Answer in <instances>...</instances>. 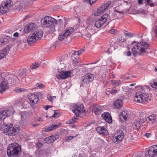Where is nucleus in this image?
<instances>
[{
	"mask_svg": "<svg viewBox=\"0 0 157 157\" xmlns=\"http://www.w3.org/2000/svg\"><path fill=\"white\" fill-rule=\"evenodd\" d=\"M133 35L132 33H125V35L126 36H130V37H132V35Z\"/></svg>",
	"mask_w": 157,
	"mask_h": 157,
	"instance_id": "864d4df0",
	"label": "nucleus"
},
{
	"mask_svg": "<svg viewBox=\"0 0 157 157\" xmlns=\"http://www.w3.org/2000/svg\"><path fill=\"white\" fill-rule=\"evenodd\" d=\"M1 90L0 92L2 93L7 89L9 87L8 83L6 81H3L0 85Z\"/></svg>",
	"mask_w": 157,
	"mask_h": 157,
	"instance_id": "4be33fe9",
	"label": "nucleus"
},
{
	"mask_svg": "<svg viewBox=\"0 0 157 157\" xmlns=\"http://www.w3.org/2000/svg\"><path fill=\"white\" fill-rule=\"evenodd\" d=\"M151 86L153 88L157 89V79L156 81L153 82V83H152Z\"/></svg>",
	"mask_w": 157,
	"mask_h": 157,
	"instance_id": "49530a36",
	"label": "nucleus"
},
{
	"mask_svg": "<svg viewBox=\"0 0 157 157\" xmlns=\"http://www.w3.org/2000/svg\"><path fill=\"white\" fill-rule=\"evenodd\" d=\"M7 150L9 157H16L21 151V147L18 144L13 143L9 145Z\"/></svg>",
	"mask_w": 157,
	"mask_h": 157,
	"instance_id": "f03ea898",
	"label": "nucleus"
},
{
	"mask_svg": "<svg viewBox=\"0 0 157 157\" xmlns=\"http://www.w3.org/2000/svg\"><path fill=\"white\" fill-rule=\"evenodd\" d=\"M71 73L70 71H62L57 78L59 79H65L70 76Z\"/></svg>",
	"mask_w": 157,
	"mask_h": 157,
	"instance_id": "dca6fc26",
	"label": "nucleus"
},
{
	"mask_svg": "<svg viewBox=\"0 0 157 157\" xmlns=\"http://www.w3.org/2000/svg\"><path fill=\"white\" fill-rule=\"evenodd\" d=\"M28 114V113L26 112H23L21 113V122H24L26 121V115Z\"/></svg>",
	"mask_w": 157,
	"mask_h": 157,
	"instance_id": "cd10ccee",
	"label": "nucleus"
},
{
	"mask_svg": "<svg viewBox=\"0 0 157 157\" xmlns=\"http://www.w3.org/2000/svg\"><path fill=\"white\" fill-rule=\"evenodd\" d=\"M39 66L40 65L39 63H35L34 64L33 63V66L31 67H32L33 69H35L39 67Z\"/></svg>",
	"mask_w": 157,
	"mask_h": 157,
	"instance_id": "79ce46f5",
	"label": "nucleus"
},
{
	"mask_svg": "<svg viewBox=\"0 0 157 157\" xmlns=\"http://www.w3.org/2000/svg\"><path fill=\"white\" fill-rule=\"evenodd\" d=\"M85 2H89L90 5L93 4L96 2L97 0H83Z\"/></svg>",
	"mask_w": 157,
	"mask_h": 157,
	"instance_id": "a18cd8bd",
	"label": "nucleus"
},
{
	"mask_svg": "<svg viewBox=\"0 0 157 157\" xmlns=\"http://www.w3.org/2000/svg\"><path fill=\"white\" fill-rule=\"evenodd\" d=\"M11 47L10 46H7L6 47L2 50H0V59L3 58L6 55L8 52Z\"/></svg>",
	"mask_w": 157,
	"mask_h": 157,
	"instance_id": "a211bd4d",
	"label": "nucleus"
},
{
	"mask_svg": "<svg viewBox=\"0 0 157 157\" xmlns=\"http://www.w3.org/2000/svg\"><path fill=\"white\" fill-rule=\"evenodd\" d=\"M56 96H52L50 94H48L47 95V98L48 100L50 101H52L53 99L54 98H56Z\"/></svg>",
	"mask_w": 157,
	"mask_h": 157,
	"instance_id": "58836bf2",
	"label": "nucleus"
},
{
	"mask_svg": "<svg viewBox=\"0 0 157 157\" xmlns=\"http://www.w3.org/2000/svg\"><path fill=\"white\" fill-rule=\"evenodd\" d=\"M154 70L155 71L157 72V67H155Z\"/></svg>",
	"mask_w": 157,
	"mask_h": 157,
	"instance_id": "774afa93",
	"label": "nucleus"
},
{
	"mask_svg": "<svg viewBox=\"0 0 157 157\" xmlns=\"http://www.w3.org/2000/svg\"><path fill=\"white\" fill-rule=\"evenodd\" d=\"M147 119L151 123L155 122L157 121V115L155 114H152L147 117Z\"/></svg>",
	"mask_w": 157,
	"mask_h": 157,
	"instance_id": "a878e982",
	"label": "nucleus"
},
{
	"mask_svg": "<svg viewBox=\"0 0 157 157\" xmlns=\"http://www.w3.org/2000/svg\"><path fill=\"white\" fill-rule=\"evenodd\" d=\"M149 47V44L146 42L142 41L137 44L133 47L132 49V53L134 56L140 55L142 53H148L147 50Z\"/></svg>",
	"mask_w": 157,
	"mask_h": 157,
	"instance_id": "f257e3e1",
	"label": "nucleus"
},
{
	"mask_svg": "<svg viewBox=\"0 0 157 157\" xmlns=\"http://www.w3.org/2000/svg\"><path fill=\"white\" fill-rule=\"evenodd\" d=\"M135 85H136V83H134L131 84L130 85L131 86H135Z\"/></svg>",
	"mask_w": 157,
	"mask_h": 157,
	"instance_id": "338daca9",
	"label": "nucleus"
},
{
	"mask_svg": "<svg viewBox=\"0 0 157 157\" xmlns=\"http://www.w3.org/2000/svg\"><path fill=\"white\" fill-rule=\"evenodd\" d=\"M21 72H22V73H23V76H25V71H24L23 70L21 71Z\"/></svg>",
	"mask_w": 157,
	"mask_h": 157,
	"instance_id": "e2e57ef3",
	"label": "nucleus"
},
{
	"mask_svg": "<svg viewBox=\"0 0 157 157\" xmlns=\"http://www.w3.org/2000/svg\"><path fill=\"white\" fill-rule=\"evenodd\" d=\"M97 132L100 134L102 135H105L106 132H108L107 130H105L104 127H98L96 128Z\"/></svg>",
	"mask_w": 157,
	"mask_h": 157,
	"instance_id": "393cba45",
	"label": "nucleus"
},
{
	"mask_svg": "<svg viewBox=\"0 0 157 157\" xmlns=\"http://www.w3.org/2000/svg\"><path fill=\"white\" fill-rule=\"evenodd\" d=\"M7 10V9H5L4 7H3L2 6L0 7V12L2 14L5 13Z\"/></svg>",
	"mask_w": 157,
	"mask_h": 157,
	"instance_id": "72a5a7b5",
	"label": "nucleus"
},
{
	"mask_svg": "<svg viewBox=\"0 0 157 157\" xmlns=\"http://www.w3.org/2000/svg\"><path fill=\"white\" fill-rule=\"evenodd\" d=\"M42 121V119L41 118H39L38 119V121Z\"/></svg>",
	"mask_w": 157,
	"mask_h": 157,
	"instance_id": "0e129e2a",
	"label": "nucleus"
},
{
	"mask_svg": "<svg viewBox=\"0 0 157 157\" xmlns=\"http://www.w3.org/2000/svg\"><path fill=\"white\" fill-rule=\"evenodd\" d=\"M75 137V136H69L67 138V139L66 141H68L70 140H72L73 138H74Z\"/></svg>",
	"mask_w": 157,
	"mask_h": 157,
	"instance_id": "3c124183",
	"label": "nucleus"
},
{
	"mask_svg": "<svg viewBox=\"0 0 157 157\" xmlns=\"http://www.w3.org/2000/svg\"><path fill=\"white\" fill-rule=\"evenodd\" d=\"M92 111L95 115H99L102 112L101 107L100 105L95 106L94 107Z\"/></svg>",
	"mask_w": 157,
	"mask_h": 157,
	"instance_id": "5701e85b",
	"label": "nucleus"
},
{
	"mask_svg": "<svg viewBox=\"0 0 157 157\" xmlns=\"http://www.w3.org/2000/svg\"><path fill=\"white\" fill-rule=\"evenodd\" d=\"M148 96L146 94L141 92L136 93L134 99L135 101L139 103H145L147 101Z\"/></svg>",
	"mask_w": 157,
	"mask_h": 157,
	"instance_id": "39448f33",
	"label": "nucleus"
},
{
	"mask_svg": "<svg viewBox=\"0 0 157 157\" xmlns=\"http://www.w3.org/2000/svg\"><path fill=\"white\" fill-rule=\"evenodd\" d=\"M101 116L103 119L108 122V112L104 113L101 114Z\"/></svg>",
	"mask_w": 157,
	"mask_h": 157,
	"instance_id": "7c9ffc66",
	"label": "nucleus"
},
{
	"mask_svg": "<svg viewBox=\"0 0 157 157\" xmlns=\"http://www.w3.org/2000/svg\"><path fill=\"white\" fill-rule=\"evenodd\" d=\"M13 36L14 37H18L19 36V33L17 32H16L14 33Z\"/></svg>",
	"mask_w": 157,
	"mask_h": 157,
	"instance_id": "6e6d98bb",
	"label": "nucleus"
},
{
	"mask_svg": "<svg viewBox=\"0 0 157 157\" xmlns=\"http://www.w3.org/2000/svg\"><path fill=\"white\" fill-rule=\"evenodd\" d=\"M108 14L105 13L102 16L101 18L95 22V26L97 28H100L107 21Z\"/></svg>",
	"mask_w": 157,
	"mask_h": 157,
	"instance_id": "9b49d317",
	"label": "nucleus"
},
{
	"mask_svg": "<svg viewBox=\"0 0 157 157\" xmlns=\"http://www.w3.org/2000/svg\"><path fill=\"white\" fill-rule=\"evenodd\" d=\"M11 1L10 0H8L6 2H4L2 3L1 6L8 10V8L11 6Z\"/></svg>",
	"mask_w": 157,
	"mask_h": 157,
	"instance_id": "bb28decb",
	"label": "nucleus"
},
{
	"mask_svg": "<svg viewBox=\"0 0 157 157\" xmlns=\"http://www.w3.org/2000/svg\"><path fill=\"white\" fill-rule=\"evenodd\" d=\"M134 43H137V42L135 41H134L132 42V43H131V45H133V44Z\"/></svg>",
	"mask_w": 157,
	"mask_h": 157,
	"instance_id": "69168bd1",
	"label": "nucleus"
},
{
	"mask_svg": "<svg viewBox=\"0 0 157 157\" xmlns=\"http://www.w3.org/2000/svg\"><path fill=\"white\" fill-rule=\"evenodd\" d=\"M20 128L19 125L10 124L9 126L5 127L2 130V132L6 135L15 136L19 133Z\"/></svg>",
	"mask_w": 157,
	"mask_h": 157,
	"instance_id": "20e7f679",
	"label": "nucleus"
},
{
	"mask_svg": "<svg viewBox=\"0 0 157 157\" xmlns=\"http://www.w3.org/2000/svg\"><path fill=\"white\" fill-rule=\"evenodd\" d=\"M129 115L128 112L124 110L121 112L119 115V119L121 121L127 120V118L129 117Z\"/></svg>",
	"mask_w": 157,
	"mask_h": 157,
	"instance_id": "f3484780",
	"label": "nucleus"
},
{
	"mask_svg": "<svg viewBox=\"0 0 157 157\" xmlns=\"http://www.w3.org/2000/svg\"><path fill=\"white\" fill-rule=\"evenodd\" d=\"M74 31V29L73 28L69 27L67 28L65 30V32H64L61 35H59V40H62L65 38H67Z\"/></svg>",
	"mask_w": 157,
	"mask_h": 157,
	"instance_id": "f8f14e48",
	"label": "nucleus"
},
{
	"mask_svg": "<svg viewBox=\"0 0 157 157\" xmlns=\"http://www.w3.org/2000/svg\"><path fill=\"white\" fill-rule=\"evenodd\" d=\"M14 91L16 93H18V92H21L22 91V90H21V89L20 88L19 89L14 90Z\"/></svg>",
	"mask_w": 157,
	"mask_h": 157,
	"instance_id": "052dcab7",
	"label": "nucleus"
},
{
	"mask_svg": "<svg viewBox=\"0 0 157 157\" xmlns=\"http://www.w3.org/2000/svg\"><path fill=\"white\" fill-rule=\"evenodd\" d=\"M51 131H53L57 128L59 127V125L57 124H52L50 125Z\"/></svg>",
	"mask_w": 157,
	"mask_h": 157,
	"instance_id": "f704fd0d",
	"label": "nucleus"
},
{
	"mask_svg": "<svg viewBox=\"0 0 157 157\" xmlns=\"http://www.w3.org/2000/svg\"><path fill=\"white\" fill-rule=\"evenodd\" d=\"M57 138V136H51L45 138V141L47 143H53Z\"/></svg>",
	"mask_w": 157,
	"mask_h": 157,
	"instance_id": "b1692460",
	"label": "nucleus"
},
{
	"mask_svg": "<svg viewBox=\"0 0 157 157\" xmlns=\"http://www.w3.org/2000/svg\"><path fill=\"white\" fill-rule=\"evenodd\" d=\"M59 116V114L58 113V111L56 110L54 111V113L52 117L56 118L58 117Z\"/></svg>",
	"mask_w": 157,
	"mask_h": 157,
	"instance_id": "ea45409f",
	"label": "nucleus"
},
{
	"mask_svg": "<svg viewBox=\"0 0 157 157\" xmlns=\"http://www.w3.org/2000/svg\"><path fill=\"white\" fill-rule=\"evenodd\" d=\"M94 78V75L93 74L87 73L83 77V80L81 84L82 85L83 82H85L86 84H87L88 83L92 81Z\"/></svg>",
	"mask_w": 157,
	"mask_h": 157,
	"instance_id": "ddd939ff",
	"label": "nucleus"
},
{
	"mask_svg": "<svg viewBox=\"0 0 157 157\" xmlns=\"http://www.w3.org/2000/svg\"><path fill=\"white\" fill-rule=\"evenodd\" d=\"M49 106H50V105H47L44 107V109L46 110H48L49 108Z\"/></svg>",
	"mask_w": 157,
	"mask_h": 157,
	"instance_id": "680f3d73",
	"label": "nucleus"
},
{
	"mask_svg": "<svg viewBox=\"0 0 157 157\" xmlns=\"http://www.w3.org/2000/svg\"><path fill=\"white\" fill-rule=\"evenodd\" d=\"M114 137L111 140L112 142L114 143L115 144L120 143L124 139V135L122 130H119L117 131L114 135Z\"/></svg>",
	"mask_w": 157,
	"mask_h": 157,
	"instance_id": "0eeeda50",
	"label": "nucleus"
},
{
	"mask_svg": "<svg viewBox=\"0 0 157 157\" xmlns=\"http://www.w3.org/2000/svg\"><path fill=\"white\" fill-rule=\"evenodd\" d=\"M76 119V118L75 117L74 118H72V120H69L67 122V123L68 124H71L74 123Z\"/></svg>",
	"mask_w": 157,
	"mask_h": 157,
	"instance_id": "37998d69",
	"label": "nucleus"
},
{
	"mask_svg": "<svg viewBox=\"0 0 157 157\" xmlns=\"http://www.w3.org/2000/svg\"><path fill=\"white\" fill-rule=\"evenodd\" d=\"M6 113L3 110L0 111V121L4 120L6 117V115H5Z\"/></svg>",
	"mask_w": 157,
	"mask_h": 157,
	"instance_id": "2f4dec72",
	"label": "nucleus"
},
{
	"mask_svg": "<svg viewBox=\"0 0 157 157\" xmlns=\"http://www.w3.org/2000/svg\"><path fill=\"white\" fill-rule=\"evenodd\" d=\"M33 34L36 39L38 38V39H40L42 37L43 33L41 30L36 29L33 31Z\"/></svg>",
	"mask_w": 157,
	"mask_h": 157,
	"instance_id": "6ab92c4d",
	"label": "nucleus"
},
{
	"mask_svg": "<svg viewBox=\"0 0 157 157\" xmlns=\"http://www.w3.org/2000/svg\"><path fill=\"white\" fill-rule=\"evenodd\" d=\"M121 100H116L114 102V104L116 107L117 109H119L121 108Z\"/></svg>",
	"mask_w": 157,
	"mask_h": 157,
	"instance_id": "c756f323",
	"label": "nucleus"
},
{
	"mask_svg": "<svg viewBox=\"0 0 157 157\" xmlns=\"http://www.w3.org/2000/svg\"><path fill=\"white\" fill-rule=\"evenodd\" d=\"M108 2L103 3L101 6L99 7L97 10L94 12V15L95 16H98L103 13L108 8Z\"/></svg>",
	"mask_w": 157,
	"mask_h": 157,
	"instance_id": "9d476101",
	"label": "nucleus"
},
{
	"mask_svg": "<svg viewBox=\"0 0 157 157\" xmlns=\"http://www.w3.org/2000/svg\"><path fill=\"white\" fill-rule=\"evenodd\" d=\"M131 55V53L130 51H128L126 53V55L128 56H130Z\"/></svg>",
	"mask_w": 157,
	"mask_h": 157,
	"instance_id": "13d9d810",
	"label": "nucleus"
},
{
	"mask_svg": "<svg viewBox=\"0 0 157 157\" xmlns=\"http://www.w3.org/2000/svg\"><path fill=\"white\" fill-rule=\"evenodd\" d=\"M70 108L77 117H78L79 114L85 111L84 105L82 104L78 105L76 104H73L71 105Z\"/></svg>",
	"mask_w": 157,
	"mask_h": 157,
	"instance_id": "423d86ee",
	"label": "nucleus"
},
{
	"mask_svg": "<svg viewBox=\"0 0 157 157\" xmlns=\"http://www.w3.org/2000/svg\"><path fill=\"white\" fill-rule=\"evenodd\" d=\"M41 21L44 27L50 28V33L55 31V25L57 22L56 19L50 17H45L42 19Z\"/></svg>",
	"mask_w": 157,
	"mask_h": 157,
	"instance_id": "7ed1b4c3",
	"label": "nucleus"
},
{
	"mask_svg": "<svg viewBox=\"0 0 157 157\" xmlns=\"http://www.w3.org/2000/svg\"><path fill=\"white\" fill-rule=\"evenodd\" d=\"M144 1V3H145V6L148 5L151 7H153L155 6L154 3H153L151 0H139L138 1V4L141 5L143 4V1Z\"/></svg>",
	"mask_w": 157,
	"mask_h": 157,
	"instance_id": "aec40b11",
	"label": "nucleus"
},
{
	"mask_svg": "<svg viewBox=\"0 0 157 157\" xmlns=\"http://www.w3.org/2000/svg\"><path fill=\"white\" fill-rule=\"evenodd\" d=\"M37 39L36 38V37L32 33L29 35L27 38V41L29 44H31L35 42Z\"/></svg>",
	"mask_w": 157,
	"mask_h": 157,
	"instance_id": "412c9836",
	"label": "nucleus"
},
{
	"mask_svg": "<svg viewBox=\"0 0 157 157\" xmlns=\"http://www.w3.org/2000/svg\"><path fill=\"white\" fill-rule=\"evenodd\" d=\"M115 83L116 84V86H118L120 84H121V82L120 81V80H116V81Z\"/></svg>",
	"mask_w": 157,
	"mask_h": 157,
	"instance_id": "603ef678",
	"label": "nucleus"
},
{
	"mask_svg": "<svg viewBox=\"0 0 157 157\" xmlns=\"http://www.w3.org/2000/svg\"><path fill=\"white\" fill-rule=\"evenodd\" d=\"M71 58L73 61L75 63H78L77 61V59L78 56L76 54H75L74 52L72 54L71 56Z\"/></svg>",
	"mask_w": 157,
	"mask_h": 157,
	"instance_id": "c85d7f7f",
	"label": "nucleus"
},
{
	"mask_svg": "<svg viewBox=\"0 0 157 157\" xmlns=\"http://www.w3.org/2000/svg\"><path fill=\"white\" fill-rule=\"evenodd\" d=\"M117 29L112 28L109 30V33L114 35L117 34Z\"/></svg>",
	"mask_w": 157,
	"mask_h": 157,
	"instance_id": "c9c22d12",
	"label": "nucleus"
},
{
	"mask_svg": "<svg viewBox=\"0 0 157 157\" xmlns=\"http://www.w3.org/2000/svg\"><path fill=\"white\" fill-rule=\"evenodd\" d=\"M3 111H4V112L6 113L5 115H6V117L10 116L12 113L11 111L9 110H3Z\"/></svg>",
	"mask_w": 157,
	"mask_h": 157,
	"instance_id": "e433bc0d",
	"label": "nucleus"
},
{
	"mask_svg": "<svg viewBox=\"0 0 157 157\" xmlns=\"http://www.w3.org/2000/svg\"><path fill=\"white\" fill-rule=\"evenodd\" d=\"M123 37V35H121L119 36L117 40H119L120 41H121L122 42H124L126 41V40Z\"/></svg>",
	"mask_w": 157,
	"mask_h": 157,
	"instance_id": "4c0bfd02",
	"label": "nucleus"
},
{
	"mask_svg": "<svg viewBox=\"0 0 157 157\" xmlns=\"http://www.w3.org/2000/svg\"><path fill=\"white\" fill-rule=\"evenodd\" d=\"M147 157H153L157 156V145H153L149 147L148 150L145 152Z\"/></svg>",
	"mask_w": 157,
	"mask_h": 157,
	"instance_id": "1a4fd4ad",
	"label": "nucleus"
},
{
	"mask_svg": "<svg viewBox=\"0 0 157 157\" xmlns=\"http://www.w3.org/2000/svg\"><path fill=\"white\" fill-rule=\"evenodd\" d=\"M84 51L83 49H81L78 51H77L76 52H75V54H76L78 56L80 55Z\"/></svg>",
	"mask_w": 157,
	"mask_h": 157,
	"instance_id": "c03bdc74",
	"label": "nucleus"
},
{
	"mask_svg": "<svg viewBox=\"0 0 157 157\" xmlns=\"http://www.w3.org/2000/svg\"><path fill=\"white\" fill-rule=\"evenodd\" d=\"M155 36L156 37H157V25L155 27Z\"/></svg>",
	"mask_w": 157,
	"mask_h": 157,
	"instance_id": "4d7b16f0",
	"label": "nucleus"
},
{
	"mask_svg": "<svg viewBox=\"0 0 157 157\" xmlns=\"http://www.w3.org/2000/svg\"><path fill=\"white\" fill-rule=\"evenodd\" d=\"M151 134L150 133H147L145 134V136L147 138H149Z\"/></svg>",
	"mask_w": 157,
	"mask_h": 157,
	"instance_id": "bf43d9fd",
	"label": "nucleus"
},
{
	"mask_svg": "<svg viewBox=\"0 0 157 157\" xmlns=\"http://www.w3.org/2000/svg\"><path fill=\"white\" fill-rule=\"evenodd\" d=\"M111 82L113 85L114 86H116V84L115 83L116 81L111 80Z\"/></svg>",
	"mask_w": 157,
	"mask_h": 157,
	"instance_id": "5fc2aeb1",
	"label": "nucleus"
},
{
	"mask_svg": "<svg viewBox=\"0 0 157 157\" xmlns=\"http://www.w3.org/2000/svg\"><path fill=\"white\" fill-rule=\"evenodd\" d=\"M36 86L40 88H43L44 87V85L40 83H36Z\"/></svg>",
	"mask_w": 157,
	"mask_h": 157,
	"instance_id": "8fccbe9b",
	"label": "nucleus"
},
{
	"mask_svg": "<svg viewBox=\"0 0 157 157\" xmlns=\"http://www.w3.org/2000/svg\"><path fill=\"white\" fill-rule=\"evenodd\" d=\"M118 92V91L115 88H113L111 90H109V93H110L113 95H115Z\"/></svg>",
	"mask_w": 157,
	"mask_h": 157,
	"instance_id": "473e14b6",
	"label": "nucleus"
},
{
	"mask_svg": "<svg viewBox=\"0 0 157 157\" xmlns=\"http://www.w3.org/2000/svg\"><path fill=\"white\" fill-rule=\"evenodd\" d=\"M110 72L109 73V78H115V75L113 74V71L111 72V71L109 70Z\"/></svg>",
	"mask_w": 157,
	"mask_h": 157,
	"instance_id": "a19ab883",
	"label": "nucleus"
},
{
	"mask_svg": "<svg viewBox=\"0 0 157 157\" xmlns=\"http://www.w3.org/2000/svg\"><path fill=\"white\" fill-rule=\"evenodd\" d=\"M36 26L37 25L36 24H29L25 27L24 31L25 33L33 32L36 29Z\"/></svg>",
	"mask_w": 157,
	"mask_h": 157,
	"instance_id": "4468645a",
	"label": "nucleus"
},
{
	"mask_svg": "<svg viewBox=\"0 0 157 157\" xmlns=\"http://www.w3.org/2000/svg\"><path fill=\"white\" fill-rule=\"evenodd\" d=\"M112 119L111 116L110 114L109 113V124L112 123Z\"/></svg>",
	"mask_w": 157,
	"mask_h": 157,
	"instance_id": "09e8293b",
	"label": "nucleus"
},
{
	"mask_svg": "<svg viewBox=\"0 0 157 157\" xmlns=\"http://www.w3.org/2000/svg\"><path fill=\"white\" fill-rule=\"evenodd\" d=\"M28 98L29 100L30 103L33 105L36 104L39 100V98L37 96L33 94H29Z\"/></svg>",
	"mask_w": 157,
	"mask_h": 157,
	"instance_id": "2eb2a0df",
	"label": "nucleus"
},
{
	"mask_svg": "<svg viewBox=\"0 0 157 157\" xmlns=\"http://www.w3.org/2000/svg\"><path fill=\"white\" fill-rule=\"evenodd\" d=\"M50 127V125L46 127L44 129V131L46 132L51 131Z\"/></svg>",
	"mask_w": 157,
	"mask_h": 157,
	"instance_id": "de8ad7c7",
	"label": "nucleus"
},
{
	"mask_svg": "<svg viewBox=\"0 0 157 157\" xmlns=\"http://www.w3.org/2000/svg\"><path fill=\"white\" fill-rule=\"evenodd\" d=\"M145 115L139 117L133 124V128L136 129H138L140 128L143 125L144 122L146 120L145 116Z\"/></svg>",
	"mask_w": 157,
	"mask_h": 157,
	"instance_id": "6e6552de",
	"label": "nucleus"
}]
</instances>
